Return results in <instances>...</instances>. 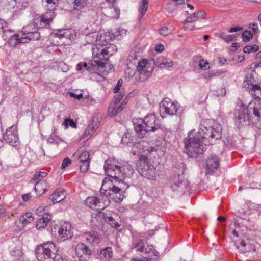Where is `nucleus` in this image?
I'll use <instances>...</instances> for the list:
<instances>
[{"label":"nucleus","mask_w":261,"mask_h":261,"mask_svg":"<svg viewBox=\"0 0 261 261\" xmlns=\"http://www.w3.org/2000/svg\"><path fill=\"white\" fill-rule=\"evenodd\" d=\"M105 174L113 179L116 186L113 184V180L106 177L102 181L100 190V193L108 197L116 202H121L124 195L122 194L123 189L129 187L128 185L123 182L125 177L132 175L134 170L128 163H121L114 158H109L105 161L104 165Z\"/></svg>","instance_id":"f257e3e1"},{"label":"nucleus","mask_w":261,"mask_h":261,"mask_svg":"<svg viewBox=\"0 0 261 261\" xmlns=\"http://www.w3.org/2000/svg\"><path fill=\"white\" fill-rule=\"evenodd\" d=\"M222 127L213 120H203L196 133L191 130L184 139V152L190 158H197L206 149L207 145L221 138Z\"/></svg>","instance_id":"f03ea898"},{"label":"nucleus","mask_w":261,"mask_h":261,"mask_svg":"<svg viewBox=\"0 0 261 261\" xmlns=\"http://www.w3.org/2000/svg\"><path fill=\"white\" fill-rule=\"evenodd\" d=\"M133 123L136 135L140 138L145 137L147 133L154 132L161 128L154 114H148L144 119L134 120Z\"/></svg>","instance_id":"7ed1b4c3"},{"label":"nucleus","mask_w":261,"mask_h":261,"mask_svg":"<svg viewBox=\"0 0 261 261\" xmlns=\"http://www.w3.org/2000/svg\"><path fill=\"white\" fill-rule=\"evenodd\" d=\"M55 243L47 242L38 245L36 249V257L39 261H59L60 256Z\"/></svg>","instance_id":"20e7f679"},{"label":"nucleus","mask_w":261,"mask_h":261,"mask_svg":"<svg viewBox=\"0 0 261 261\" xmlns=\"http://www.w3.org/2000/svg\"><path fill=\"white\" fill-rule=\"evenodd\" d=\"M136 167L138 172L147 178L154 180L159 176L156 167H154L149 163V159L145 155L140 156L137 161Z\"/></svg>","instance_id":"39448f33"},{"label":"nucleus","mask_w":261,"mask_h":261,"mask_svg":"<svg viewBox=\"0 0 261 261\" xmlns=\"http://www.w3.org/2000/svg\"><path fill=\"white\" fill-rule=\"evenodd\" d=\"M137 63L136 72V76H138L137 80L139 82H143L150 76L151 72L154 69L155 61L144 59Z\"/></svg>","instance_id":"423d86ee"},{"label":"nucleus","mask_w":261,"mask_h":261,"mask_svg":"<svg viewBox=\"0 0 261 261\" xmlns=\"http://www.w3.org/2000/svg\"><path fill=\"white\" fill-rule=\"evenodd\" d=\"M251 110L249 109V105L247 107L242 102L238 103L234 112L236 123L241 126L249 125L251 117Z\"/></svg>","instance_id":"0eeeda50"},{"label":"nucleus","mask_w":261,"mask_h":261,"mask_svg":"<svg viewBox=\"0 0 261 261\" xmlns=\"http://www.w3.org/2000/svg\"><path fill=\"white\" fill-rule=\"evenodd\" d=\"M107 64L98 60H93L89 63L80 62L76 65V70L82 71L84 69L90 73H95L98 74L102 73L107 74L108 72L105 70Z\"/></svg>","instance_id":"6e6552de"},{"label":"nucleus","mask_w":261,"mask_h":261,"mask_svg":"<svg viewBox=\"0 0 261 261\" xmlns=\"http://www.w3.org/2000/svg\"><path fill=\"white\" fill-rule=\"evenodd\" d=\"M135 248L137 251L142 253L141 255L144 259L150 260L158 257V252L154 247L151 245H147L142 240H140L135 244Z\"/></svg>","instance_id":"1a4fd4ad"},{"label":"nucleus","mask_w":261,"mask_h":261,"mask_svg":"<svg viewBox=\"0 0 261 261\" xmlns=\"http://www.w3.org/2000/svg\"><path fill=\"white\" fill-rule=\"evenodd\" d=\"M179 109V105L177 102H174L169 98H165L160 104V112L162 115H175Z\"/></svg>","instance_id":"9d476101"},{"label":"nucleus","mask_w":261,"mask_h":261,"mask_svg":"<svg viewBox=\"0 0 261 261\" xmlns=\"http://www.w3.org/2000/svg\"><path fill=\"white\" fill-rule=\"evenodd\" d=\"M183 172L181 174H174L171 178V188L173 191L185 192L188 187V182L184 178Z\"/></svg>","instance_id":"9b49d317"},{"label":"nucleus","mask_w":261,"mask_h":261,"mask_svg":"<svg viewBox=\"0 0 261 261\" xmlns=\"http://www.w3.org/2000/svg\"><path fill=\"white\" fill-rule=\"evenodd\" d=\"M75 154L79 156L81 171L83 173L86 172L89 169L90 164V154L89 152L86 151L84 148L81 147Z\"/></svg>","instance_id":"f8f14e48"},{"label":"nucleus","mask_w":261,"mask_h":261,"mask_svg":"<svg viewBox=\"0 0 261 261\" xmlns=\"http://www.w3.org/2000/svg\"><path fill=\"white\" fill-rule=\"evenodd\" d=\"M249 109L254 115V123L256 127L261 129V102L251 101L249 103Z\"/></svg>","instance_id":"ddd939ff"},{"label":"nucleus","mask_w":261,"mask_h":261,"mask_svg":"<svg viewBox=\"0 0 261 261\" xmlns=\"http://www.w3.org/2000/svg\"><path fill=\"white\" fill-rule=\"evenodd\" d=\"M73 236L72 226L69 222H64L58 228L57 239L60 242L70 239Z\"/></svg>","instance_id":"4468645a"},{"label":"nucleus","mask_w":261,"mask_h":261,"mask_svg":"<svg viewBox=\"0 0 261 261\" xmlns=\"http://www.w3.org/2000/svg\"><path fill=\"white\" fill-rule=\"evenodd\" d=\"M3 139L7 143L12 146H17L18 137L16 126L12 125L7 128L5 133L3 135Z\"/></svg>","instance_id":"2eb2a0df"},{"label":"nucleus","mask_w":261,"mask_h":261,"mask_svg":"<svg viewBox=\"0 0 261 261\" xmlns=\"http://www.w3.org/2000/svg\"><path fill=\"white\" fill-rule=\"evenodd\" d=\"M54 17V12L48 11L36 19L35 24L40 28L46 27L50 24Z\"/></svg>","instance_id":"dca6fc26"},{"label":"nucleus","mask_w":261,"mask_h":261,"mask_svg":"<svg viewBox=\"0 0 261 261\" xmlns=\"http://www.w3.org/2000/svg\"><path fill=\"white\" fill-rule=\"evenodd\" d=\"M85 203L88 206L97 211L102 210L106 207L105 203L100 201V198L96 196L88 197Z\"/></svg>","instance_id":"f3484780"},{"label":"nucleus","mask_w":261,"mask_h":261,"mask_svg":"<svg viewBox=\"0 0 261 261\" xmlns=\"http://www.w3.org/2000/svg\"><path fill=\"white\" fill-rule=\"evenodd\" d=\"M220 159L216 155H211L206 161V170L208 173L212 174L217 170L219 166Z\"/></svg>","instance_id":"a211bd4d"},{"label":"nucleus","mask_w":261,"mask_h":261,"mask_svg":"<svg viewBox=\"0 0 261 261\" xmlns=\"http://www.w3.org/2000/svg\"><path fill=\"white\" fill-rule=\"evenodd\" d=\"M92 55L93 56V60H98L100 62H103L106 64V58L105 57V46L102 45H98L92 48Z\"/></svg>","instance_id":"6ab92c4d"},{"label":"nucleus","mask_w":261,"mask_h":261,"mask_svg":"<svg viewBox=\"0 0 261 261\" xmlns=\"http://www.w3.org/2000/svg\"><path fill=\"white\" fill-rule=\"evenodd\" d=\"M60 35L62 37V39L68 43L65 45L70 44L72 41L75 40L76 38L75 31L72 29H66L59 30Z\"/></svg>","instance_id":"aec40b11"},{"label":"nucleus","mask_w":261,"mask_h":261,"mask_svg":"<svg viewBox=\"0 0 261 261\" xmlns=\"http://www.w3.org/2000/svg\"><path fill=\"white\" fill-rule=\"evenodd\" d=\"M75 252L77 256L80 260H84L83 258L84 255H89L91 254V250L84 243H79L75 247Z\"/></svg>","instance_id":"412c9836"},{"label":"nucleus","mask_w":261,"mask_h":261,"mask_svg":"<svg viewBox=\"0 0 261 261\" xmlns=\"http://www.w3.org/2000/svg\"><path fill=\"white\" fill-rule=\"evenodd\" d=\"M189 0H171L166 6V10L169 13L174 12L180 5L187 4Z\"/></svg>","instance_id":"4be33fe9"},{"label":"nucleus","mask_w":261,"mask_h":261,"mask_svg":"<svg viewBox=\"0 0 261 261\" xmlns=\"http://www.w3.org/2000/svg\"><path fill=\"white\" fill-rule=\"evenodd\" d=\"M155 64L161 68H165L172 67L173 62L170 58L161 56L156 59Z\"/></svg>","instance_id":"5701e85b"},{"label":"nucleus","mask_w":261,"mask_h":261,"mask_svg":"<svg viewBox=\"0 0 261 261\" xmlns=\"http://www.w3.org/2000/svg\"><path fill=\"white\" fill-rule=\"evenodd\" d=\"M113 255V250L111 247H108L100 250L98 254V257L101 261H110Z\"/></svg>","instance_id":"b1692460"},{"label":"nucleus","mask_w":261,"mask_h":261,"mask_svg":"<svg viewBox=\"0 0 261 261\" xmlns=\"http://www.w3.org/2000/svg\"><path fill=\"white\" fill-rule=\"evenodd\" d=\"M99 37L98 45H106L107 43L113 40L112 36H111V32H105L103 31H99Z\"/></svg>","instance_id":"393cba45"},{"label":"nucleus","mask_w":261,"mask_h":261,"mask_svg":"<svg viewBox=\"0 0 261 261\" xmlns=\"http://www.w3.org/2000/svg\"><path fill=\"white\" fill-rule=\"evenodd\" d=\"M126 104V102L124 101L121 105L118 104L111 103L108 109V114L111 117H114L118 114L124 109V106Z\"/></svg>","instance_id":"a878e982"},{"label":"nucleus","mask_w":261,"mask_h":261,"mask_svg":"<svg viewBox=\"0 0 261 261\" xmlns=\"http://www.w3.org/2000/svg\"><path fill=\"white\" fill-rule=\"evenodd\" d=\"M62 37L60 35V32L59 31L58 33L52 34L49 36V40L50 42L54 45L62 46L65 45L67 41H65L62 39Z\"/></svg>","instance_id":"bb28decb"},{"label":"nucleus","mask_w":261,"mask_h":261,"mask_svg":"<svg viewBox=\"0 0 261 261\" xmlns=\"http://www.w3.org/2000/svg\"><path fill=\"white\" fill-rule=\"evenodd\" d=\"M248 91L254 97V99L252 101L261 102V86L260 85V82Z\"/></svg>","instance_id":"cd10ccee"},{"label":"nucleus","mask_w":261,"mask_h":261,"mask_svg":"<svg viewBox=\"0 0 261 261\" xmlns=\"http://www.w3.org/2000/svg\"><path fill=\"white\" fill-rule=\"evenodd\" d=\"M84 237L87 243L97 244L99 242V238L98 234L94 231L85 232L84 233Z\"/></svg>","instance_id":"c85d7f7f"},{"label":"nucleus","mask_w":261,"mask_h":261,"mask_svg":"<svg viewBox=\"0 0 261 261\" xmlns=\"http://www.w3.org/2000/svg\"><path fill=\"white\" fill-rule=\"evenodd\" d=\"M205 13L204 12L201 11L198 12H195L192 14L184 21V23H191L194 21L199 20L205 18Z\"/></svg>","instance_id":"c756f323"},{"label":"nucleus","mask_w":261,"mask_h":261,"mask_svg":"<svg viewBox=\"0 0 261 261\" xmlns=\"http://www.w3.org/2000/svg\"><path fill=\"white\" fill-rule=\"evenodd\" d=\"M255 81L251 73H248L246 75L244 80L243 86L244 88L249 90L251 88L254 87V86L256 84H255Z\"/></svg>","instance_id":"7c9ffc66"},{"label":"nucleus","mask_w":261,"mask_h":261,"mask_svg":"<svg viewBox=\"0 0 261 261\" xmlns=\"http://www.w3.org/2000/svg\"><path fill=\"white\" fill-rule=\"evenodd\" d=\"M99 32L93 31L87 34L85 39L88 44H94L98 43Z\"/></svg>","instance_id":"2f4dec72"},{"label":"nucleus","mask_w":261,"mask_h":261,"mask_svg":"<svg viewBox=\"0 0 261 261\" xmlns=\"http://www.w3.org/2000/svg\"><path fill=\"white\" fill-rule=\"evenodd\" d=\"M51 219V216L48 214H45L43 217L37 221L36 228L37 229H41L44 228L46 226L49 220Z\"/></svg>","instance_id":"473e14b6"},{"label":"nucleus","mask_w":261,"mask_h":261,"mask_svg":"<svg viewBox=\"0 0 261 261\" xmlns=\"http://www.w3.org/2000/svg\"><path fill=\"white\" fill-rule=\"evenodd\" d=\"M46 185L45 181H37L34 187L36 193L39 195L43 194L47 191Z\"/></svg>","instance_id":"72a5a7b5"},{"label":"nucleus","mask_w":261,"mask_h":261,"mask_svg":"<svg viewBox=\"0 0 261 261\" xmlns=\"http://www.w3.org/2000/svg\"><path fill=\"white\" fill-rule=\"evenodd\" d=\"M65 193L62 190H57L51 195V200L53 204L58 203L65 198Z\"/></svg>","instance_id":"f704fd0d"},{"label":"nucleus","mask_w":261,"mask_h":261,"mask_svg":"<svg viewBox=\"0 0 261 261\" xmlns=\"http://www.w3.org/2000/svg\"><path fill=\"white\" fill-rule=\"evenodd\" d=\"M42 3L48 11H54L59 4V0H42Z\"/></svg>","instance_id":"c9c22d12"},{"label":"nucleus","mask_w":261,"mask_h":261,"mask_svg":"<svg viewBox=\"0 0 261 261\" xmlns=\"http://www.w3.org/2000/svg\"><path fill=\"white\" fill-rule=\"evenodd\" d=\"M106 12L109 15V17L113 18H118L120 15L119 9L114 6H111L107 9Z\"/></svg>","instance_id":"e433bc0d"},{"label":"nucleus","mask_w":261,"mask_h":261,"mask_svg":"<svg viewBox=\"0 0 261 261\" xmlns=\"http://www.w3.org/2000/svg\"><path fill=\"white\" fill-rule=\"evenodd\" d=\"M117 51V47L114 44H107L105 45V57L106 61L109 58L110 56H112Z\"/></svg>","instance_id":"4c0bfd02"},{"label":"nucleus","mask_w":261,"mask_h":261,"mask_svg":"<svg viewBox=\"0 0 261 261\" xmlns=\"http://www.w3.org/2000/svg\"><path fill=\"white\" fill-rule=\"evenodd\" d=\"M148 7V0H142L140 2V6L138 9L139 12V18L141 19L146 13Z\"/></svg>","instance_id":"58836bf2"},{"label":"nucleus","mask_w":261,"mask_h":261,"mask_svg":"<svg viewBox=\"0 0 261 261\" xmlns=\"http://www.w3.org/2000/svg\"><path fill=\"white\" fill-rule=\"evenodd\" d=\"M101 13V9L99 7H97L91 9L89 12V15L91 17V18H93V22H94L98 21V18Z\"/></svg>","instance_id":"ea45409f"},{"label":"nucleus","mask_w":261,"mask_h":261,"mask_svg":"<svg viewBox=\"0 0 261 261\" xmlns=\"http://www.w3.org/2000/svg\"><path fill=\"white\" fill-rule=\"evenodd\" d=\"M14 37L19 43H25L29 42V39L25 35V31H21L18 34L14 35Z\"/></svg>","instance_id":"a19ab883"},{"label":"nucleus","mask_w":261,"mask_h":261,"mask_svg":"<svg viewBox=\"0 0 261 261\" xmlns=\"http://www.w3.org/2000/svg\"><path fill=\"white\" fill-rule=\"evenodd\" d=\"M34 220L32 214L31 212H27L21 216L19 221L23 224H27L32 222Z\"/></svg>","instance_id":"79ce46f5"},{"label":"nucleus","mask_w":261,"mask_h":261,"mask_svg":"<svg viewBox=\"0 0 261 261\" xmlns=\"http://www.w3.org/2000/svg\"><path fill=\"white\" fill-rule=\"evenodd\" d=\"M91 221L93 225L100 229L103 224V218H102L101 213H100L96 217L93 218Z\"/></svg>","instance_id":"37998d69"},{"label":"nucleus","mask_w":261,"mask_h":261,"mask_svg":"<svg viewBox=\"0 0 261 261\" xmlns=\"http://www.w3.org/2000/svg\"><path fill=\"white\" fill-rule=\"evenodd\" d=\"M23 31H25V35L27 37V38L29 39V41L31 40H38L40 37V33L38 32H28L26 29L23 28Z\"/></svg>","instance_id":"c03bdc74"},{"label":"nucleus","mask_w":261,"mask_h":261,"mask_svg":"<svg viewBox=\"0 0 261 261\" xmlns=\"http://www.w3.org/2000/svg\"><path fill=\"white\" fill-rule=\"evenodd\" d=\"M16 7L18 10L24 9L28 7V2L25 0H14Z\"/></svg>","instance_id":"a18cd8bd"},{"label":"nucleus","mask_w":261,"mask_h":261,"mask_svg":"<svg viewBox=\"0 0 261 261\" xmlns=\"http://www.w3.org/2000/svg\"><path fill=\"white\" fill-rule=\"evenodd\" d=\"M95 130L92 128H90L89 126H88L87 128L85 129L84 134L83 136V139L85 140H88L92 135L94 134Z\"/></svg>","instance_id":"49530a36"},{"label":"nucleus","mask_w":261,"mask_h":261,"mask_svg":"<svg viewBox=\"0 0 261 261\" xmlns=\"http://www.w3.org/2000/svg\"><path fill=\"white\" fill-rule=\"evenodd\" d=\"M242 38L244 42H248L252 38V33L250 30H246L242 34Z\"/></svg>","instance_id":"de8ad7c7"},{"label":"nucleus","mask_w":261,"mask_h":261,"mask_svg":"<svg viewBox=\"0 0 261 261\" xmlns=\"http://www.w3.org/2000/svg\"><path fill=\"white\" fill-rule=\"evenodd\" d=\"M258 49V46L257 45H248L243 48V51L245 53H250L256 51Z\"/></svg>","instance_id":"09e8293b"},{"label":"nucleus","mask_w":261,"mask_h":261,"mask_svg":"<svg viewBox=\"0 0 261 261\" xmlns=\"http://www.w3.org/2000/svg\"><path fill=\"white\" fill-rule=\"evenodd\" d=\"M47 175V173L45 172H39L35 174L32 180L37 181H44L42 178L45 177Z\"/></svg>","instance_id":"8fccbe9b"},{"label":"nucleus","mask_w":261,"mask_h":261,"mask_svg":"<svg viewBox=\"0 0 261 261\" xmlns=\"http://www.w3.org/2000/svg\"><path fill=\"white\" fill-rule=\"evenodd\" d=\"M98 119L96 117H93L92 120L90 124H89L88 126L90 128H92L93 130H95L98 127Z\"/></svg>","instance_id":"3c124183"},{"label":"nucleus","mask_w":261,"mask_h":261,"mask_svg":"<svg viewBox=\"0 0 261 261\" xmlns=\"http://www.w3.org/2000/svg\"><path fill=\"white\" fill-rule=\"evenodd\" d=\"M107 221L109 222V224L113 227H118L119 226L118 223L111 216L107 217Z\"/></svg>","instance_id":"603ef678"},{"label":"nucleus","mask_w":261,"mask_h":261,"mask_svg":"<svg viewBox=\"0 0 261 261\" xmlns=\"http://www.w3.org/2000/svg\"><path fill=\"white\" fill-rule=\"evenodd\" d=\"M111 36H112L113 40L115 39L121 40L122 38V34H120L118 29L115 30L114 32H111Z\"/></svg>","instance_id":"864d4df0"},{"label":"nucleus","mask_w":261,"mask_h":261,"mask_svg":"<svg viewBox=\"0 0 261 261\" xmlns=\"http://www.w3.org/2000/svg\"><path fill=\"white\" fill-rule=\"evenodd\" d=\"M11 254L16 258H19L20 256H22V252L19 248H15L12 250Z\"/></svg>","instance_id":"5fc2aeb1"},{"label":"nucleus","mask_w":261,"mask_h":261,"mask_svg":"<svg viewBox=\"0 0 261 261\" xmlns=\"http://www.w3.org/2000/svg\"><path fill=\"white\" fill-rule=\"evenodd\" d=\"M137 55L136 54V52L135 51H132L127 58V61L130 63L135 64V60L136 59Z\"/></svg>","instance_id":"6e6d98bb"},{"label":"nucleus","mask_w":261,"mask_h":261,"mask_svg":"<svg viewBox=\"0 0 261 261\" xmlns=\"http://www.w3.org/2000/svg\"><path fill=\"white\" fill-rule=\"evenodd\" d=\"M71 163V160L68 157H66L62 161L61 168L65 169L67 167H68Z\"/></svg>","instance_id":"4d7b16f0"},{"label":"nucleus","mask_w":261,"mask_h":261,"mask_svg":"<svg viewBox=\"0 0 261 261\" xmlns=\"http://www.w3.org/2000/svg\"><path fill=\"white\" fill-rule=\"evenodd\" d=\"M159 33L161 35L167 36L171 33V31L167 27H164L160 29Z\"/></svg>","instance_id":"13d9d810"},{"label":"nucleus","mask_w":261,"mask_h":261,"mask_svg":"<svg viewBox=\"0 0 261 261\" xmlns=\"http://www.w3.org/2000/svg\"><path fill=\"white\" fill-rule=\"evenodd\" d=\"M124 95L125 94L121 91L118 95H117L115 96L113 103L118 104Z\"/></svg>","instance_id":"bf43d9fd"},{"label":"nucleus","mask_w":261,"mask_h":261,"mask_svg":"<svg viewBox=\"0 0 261 261\" xmlns=\"http://www.w3.org/2000/svg\"><path fill=\"white\" fill-rule=\"evenodd\" d=\"M64 122L66 127H67L68 126H70L73 128H75L76 127V124L73 121L72 119H66L65 120Z\"/></svg>","instance_id":"052dcab7"},{"label":"nucleus","mask_w":261,"mask_h":261,"mask_svg":"<svg viewBox=\"0 0 261 261\" xmlns=\"http://www.w3.org/2000/svg\"><path fill=\"white\" fill-rule=\"evenodd\" d=\"M123 81L121 79H119L117 82L116 86L113 89V92L115 93H117L120 89V87L122 86Z\"/></svg>","instance_id":"680f3d73"},{"label":"nucleus","mask_w":261,"mask_h":261,"mask_svg":"<svg viewBox=\"0 0 261 261\" xmlns=\"http://www.w3.org/2000/svg\"><path fill=\"white\" fill-rule=\"evenodd\" d=\"M130 142V139L127 137V134L124 133L121 138V144H128Z\"/></svg>","instance_id":"e2e57ef3"},{"label":"nucleus","mask_w":261,"mask_h":261,"mask_svg":"<svg viewBox=\"0 0 261 261\" xmlns=\"http://www.w3.org/2000/svg\"><path fill=\"white\" fill-rule=\"evenodd\" d=\"M86 1V0H74V4L77 7L82 8L84 6Z\"/></svg>","instance_id":"0e129e2a"},{"label":"nucleus","mask_w":261,"mask_h":261,"mask_svg":"<svg viewBox=\"0 0 261 261\" xmlns=\"http://www.w3.org/2000/svg\"><path fill=\"white\" fill-rule=\"evenodd\" d=\"M249 28H250L253 33H255L258 31V24L257 23H252L249 24Z\"/></svg>","instance_id":"69168bd1"},{"label":"nucleus","mask_w":261,"mask_h":261,"mask_svg":"<svg viewBox=\"0 0 261 261\" xmlns=\"http://www.w3.org/2000/svg\"><path fill=\"white\" fill-rule=\"evenodd\" d=\"M215 72H214L213 71H208L206 72H205L204 74H203V76L205 79H210L212 77L214 76L215 75Z\"/></svg>","instance_id":"338daca9"},{"label":"nucleus","mask_w":261,"mask_h":261,"mask_svg":"<svg viewBox=\"0 0 261 261\" xmlns=\"http://www.w3.org/2000/svg\"><path fill=\"white\" fill-rule=\"evenodd\" d=\"M69 94L70 96L71 97L77 99L78 100H80L81 98H83V95L82 93H80L79 94H76L73 92H69Z\"/></svg>","instance_id":"774afa93"}]
</instances>
